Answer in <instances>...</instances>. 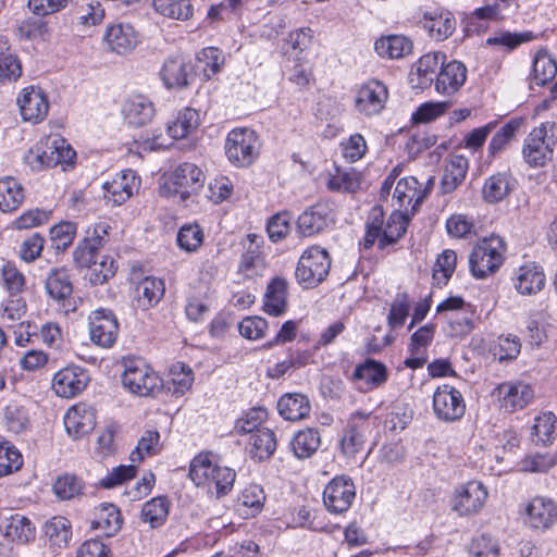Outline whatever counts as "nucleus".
Returning a JSON list of instances; mask_svg holds the SVG:
<instances>
[{"label":"nucleus","mask_w":557,"mask_h":557,"mask_svg":"<svg viewBox=\"0 0 557 557\" xmlns=\"http://www.w3.org/2000/svg\"><path fill=\"white\" fill-rule=\"evenodd\" d=\"M100 248L82 239L73 251V260L78 269H87V277L92 285H102L111 278L117 269L110 256H100Z\"/></svg>","instance_id":"2"},{"label":"nucleus","mask_w":557,"mask_h":557,"mask_svg":"<svg viewBox=\"0 0 557 557\" xmlns=\"http://www.w3.org/2000/svg\"><path fill=\"white\" fill-rule=\"evenodd\" d=\"M189 478L197 486L214 487L216 496L222 497L233 488L236 473L228 467L214 465L208 454H199L190 462Z\"/></svg>","instance_id":"1"},{"label":"nucleus","mask_w":557,"mask_h":557,"mask_svg":"<svg viewBox=\"0 0 557 557\" xmlns=\"http://www.w3.org/2000/svg\"><path fill=\"white\" fill-rule=\"evenodd\" d=\"M171 181L176 186L174 193L185 201L193 193L202 188L205 174L200 168L190 162L180 164L172 173Z\"/></svg>","instance_id":"18"},{"label":"nucleus","mask_w":557,"mask_h":557,"mask_svg":"<svg viewBox=\"0 0 557 557\" xmlns=\"http://www.w3.org/2000/svg\"><path fill=\"white\" fill-rule=\"evenodd\" d=\"M89 382V375L81 367L72 366L59 370L52 379V388L63 398H72L81 394Z\"/></svg>","instance_id":"14"},{"label":"nucleus","mask_w":557,"mask_h":557,"mask_svg":"<svg viewBox=\"0 0 557 557\" xmlns=\"http://www.w3.org/2000/svg\"><path fill=\"white\" fill-rule=\"evenodd\" d=\"M408 226V219L401 212H393L385 227L382 230V236L377 242V246L383 250L388 245H393L399 240V238L406 233Z\"/></svg>","instance_id":"49"},{"label":"nucleus","mask_w":557,"mask_h":557,"mask_svg":"<svg viewBox=\"0 0 557 557\" xmlns=\"http://www.w3.org/2000/svg\"><path fill=\"white\" fill-rule=\"evenodd\" d=\"M426 196V190L421 189V185L414 176H408L399 180L395 186L394 198L400 208L411 207L414 211L422 203Z\"/></svg>","instance_id":"32"},{"label":"nucleus","mask_w":557,"mask_h":557,"mask_svg":"<svg viewBox=\"0 0 557 557\" xmlns=\"http://www.w3.org/2000/svg\"><path fill=\"white\" fill-rule=\"evenodd\" d=\"M321 445L320 433L317 429H305L297 432L292 442V450L299 459L312 456Z\"/></svg>","instance_id":"43"},{"label":"nucleus","mask_w":557,"mask_h":557,"mask_svg":"<svg viewBox=\"0 0 557 557\" xmlns=\"http://www.w3.org/2000/svg\"><path fill=\"white\" fill-rule=\"evenodd\" d=\"M3 414L9 431L20 434L26 430L28 416L23 406L17 403H10L4 407Z\"/></svg>","instance_id":"62"},{"label":"nucleus","mask_w":557,"mask_h":557,"mask_svg":"<svg viewBox=\"0 0 557 557\" xmlns=\"http://www.w3.org/2000/svg\"><path fill=\"white\" fill-rule=\"evenodd\" d=\"M557 74V63L546 49H541L533 60V82L543 86Z\"/></svg>","instance_id":"50"},{"label":"nucleus","mask_w":557,"mask_h":557,"mask_svg":"<svg viewBox=\"0 0 557 557\" xmlns=\"http://www.w3.org/2000/svg\"><path fill=\"white\" fill-rule=\"evenodd\" d=\"M160 75L168 88H184L189 85L193 64L182 54L171 55L164 61Z\"/></svg>","instance_id":"20"},{"label":"nucleus","mask_w":557,"mask_h":557,"mask_svg":"<svg viewBox=\"0 0 557 557\" xmlns=\"http://www.w3.org/2000/svg\"><path fill=\"white\" fill-rule=\"evenodd\" d=\"M24 189L13 177L0 180V211H15L24 201Z\"/></svg>","instance_id":"40"},{"label":"nucleus","mask_w":557,"mask_h":557,"mask_svg":"<svg viewBox=\"0 0 557 557\" xmlns=\"http://www.w3.org/2000/svg\"><path fill=\"white\" fill-rule=\"evenodd\" d=\"M527 515L531 528L546 530L557 521V506L552 499L535 497L528 505Z\"/></svg>","instance_id":"24"},{"label":"nucleus","mask_w":557,"mask_h":557,"mask_svg":"<svg viewBox=\"0 0 557 557\" xmlns=\"http://www.w3.org/2000/svg\"><path fill=\"white\" fill-rule=\"evenodd\" d=\"M96 425L95 409L84 403L72 406L64 416V426L70 436L78 440L89 434Z\"/></svg>","instance_id":"17"},{"label":"nucleus","mask_w":557,"mask_h":557,"mask_svg":"<svg viewBox=\"0 0 557 557\" xmlns=\"http://www.w3.org/2000/svg\"><path fill=\"white\" fill-rule=\"evenodd\" d=\"M88 319L91 342L102 348L112 347L119 335V322L113 311L99 308L94 310Z\"/></svg>","instance_id":"10"},{"label":"nucleus","mask_w":557,"mask_h":557,"mask_svg":"<svg viewBox=\"0 0 557 557\" xmlns=\"http://www.w3.org/2000/svg\"><path fill=\"white\" fill-rule=\"evenodd\" d=\"M122 384L131 393L146 397L161 388L159 375L139 358H125Z\"/></svg>","instance_id":"4"},{"label":"nucleus","mask_w":557,"mask_h":557,"mask_svg":"<svg viewBox=\"0 0 557 557\" xmlns=\"http://www.w3.org/2000/svg\"><path fill=\"white\" fill-rule=\"evenodd\" d=\"M457 263V255L454 250L446 249L437 258L433 271V280L437 285L446 284L453 275Z\"/></svg>","instance_id":"58"},{"label":"nucleus","mask_w":557,"mask_h":557,"mask_svg":"<svg viewBox=\"0 0 557 557\" xmlns=\"http://www.w3.org/2000/svg\"><path fill=\"white\" fill-rule=\"evenodd\" d=\"M532 441L536 445L552 444L557 435V418L553 412H544L535 418L532 426Z\"/></svg>","instance_id":"46"},{"label":"nucleus","mask_w":557,"mask_h":557,"mask_svg":"<svg viewBox=\"0 0 557 557\" xmlns=\"http://www.w3.org/2000/svg\"><path fill=\"white\" fill-rule=\"evenodd\" d=\"M95 530H101L106 536L115 535L122 527L121 512L113 504H101L97 511V518L91 522Z\"/></svg>","instance_id":"38"},{"label":"nucleus","mask_w":557,"mask_h":557,"mask_svg":"<svg viewBox=\"0 0 557 557\" xmlns=\"http://www.w3.org/2000/svg\"><path fill=\"white\" fill-rule=\"evenodd\" d=\"M421 23L429 36L437 41L448 38L456 28V20L448 11H425Z\"/></svg>","instance_id":"26"},{"label":"nucleus","mask_w":557,"mask_h":557,"mask_svg":"<svg viewBox=\"0 0 557 557\" xmlns=\"http://www.w3.org/2000/svg\"><path fill=\"white\" fill-rule=\"evenodd\" d=\"M41 149L47 156L46 165L49 168L58 164L70 163L76 156L74 149L60 136H49L40 140Z\"/></svg>","instance_id":"34"},{"label":"nucleus","mask_w":557,"mask_h":557,"mask_svg":"<svg viewBox=\"0 0 557 557\" xmlns=\"http://www.w3.org/2000/svg\"><path fill=\"white\" fill-rule=\"evenodd\" d=\"M356 497L354 481L347 475L335 476L323 491L325 508L333 513L347 511Z\"/></svg>","instance_id":"11"},{"label":"nucleus","mask_w":557,"mask_h":557,"mask_svg":"<svg viewBox=\"0 0 557 557\" xmlns=\"http://www.w3.org/2000/svg\"><path fill=\"white\" fill-rule=\"evenodd\" d=\"M139 188V177L133 170H124L103 184L104 197L114 205H122Z\"/></svg>","instance_id":"21"},{"label":"nucleus","mask_w":557,"mask_h":557,"mask_svg":"<svg viewBox=\"0 0 557 557\" xmlns=\"http://www.w3.org/2000/svg\"><path fill=\"white\" fill-rule=\"evenodd\" d=\"M333 221L331 208L326 203H317L298 216L297 230L301 236L309 237L323 232Z\"/></svg>","instance_id":"19"},{"label":"nucleus","mask_w":557,"mask_h":557,"mask_svg":"<svg viewBox=\"0 0 557 557\" xmlns=\"http://www.w3.org/2000/svg\"><path fill=\"white\" fill-rule=\"evenodd\" d=\"M410 310V299L407 293H398L389 309L387 317L388 325L397 329L404 325Z\"/></svg>","instance_id":"63"},{"label":"nucleus","mask_w":557,"mask_h":557,"mask_svg":"<svg viewBox=\"0 0 557 557\" xmlns=\"http://www.w3.org/2000/svg\"><path fill=\"white\" fill-rule=\"evenodd\" d=\"M469 552L472 557H499L500 546L493 536L480 534L472 540Z\"/></svg>","instance_id":"64"},{"label":"nucleus","mask_w":557,"mask_h":557,"mask_svg":"<svg viewBox=\"0 0 557 557\" xmlns=\"http://www.w3.org/2000/svg\"><path fill=\"white\" fill-rule=\"evenodd\" d=\"M330 269L329 252L319 246H312L301 255L295 275L300 284L306 287H314L325 280Z\"/></svg>","instance_id":"7"},{"label":"nucleus","mask_w":557,"mask_h":557,"mask_svg":"<svg viewBox=\"0 0 557 557\" xmlns=\"http://www.w3.org/2000/svg\"><path fill=\"white\" fill-rule=\"evenodd\" d=\"M224 54L222 50L215 47L203 48L197 54V61L201 65L207 78L219 73L224 64Z\"/></svg>","instance_id":"57"},{"label":"nucleus","mask_w":557,"mask_h":557,"mask_svg":"<svg viewBox=\"0 0 557 557\" xmlns=\"http://www.w3.org/2000/svg\"><path fill=\"white\" fill-rule=\"evenodd\" d=\"M122 113L131 126L140 127L151 121L154 108L149 99L137 95L125 100Z\"/></svg>","instance_id":"30"},{"label":"nucleus","mask_w":557,"mask_h":557,"mask_svg":"<svg viewBox=\"0 0 557 557\" xmlns=\"http://www.w3.org/2000/svg\"><path fill=\"white\" fill-rule=\"evenodd\" d=\"M433 411L441 421H459L466 412L465 398L457 388L449 384L438 386L433 394Z\"/></svg>","instance_id":"9"},{"label":"nucleus","mask_w":557,"mask_h":557,"mask_svg":"<svg viewBox=\"0 0 557 557\" xmlns=\"http://www.w3.org/2000/svg\"><path fill=\"white\" fill-rule=\"evenodd\" d=\"M467 67L463 63L453 60L444 63L435 81V90L443 95L456 94L466 83Z\"/></svg>","instance_id":"23"},{"label":"nucleus","mask_w":557,"mask_h":557,"mask_svg":"<svg viewBox=\"0 0 557 557\" xmlns=\"http://www.w3.org/2000/svg\"><path fill=\"white\" fill-rule=\"evenodd\" d=\"M22 74L17 57L11 52L7 40L0 39V84L16 81Z\"/></svg>","instance_id":"53"},{"label":"nucleus","mask_w":557,"mask_h":557,"mask_svg":"<svg viewBox=\"0 0 557 557\" xmlns=\"http://www.w3.org/2000/svg\"><path fill=\"white\" fill-rule=\"evenodd\" d=\"M446 54L443 52H432L423 54L411 67L409 73V83L412 88H428L436 81Z\"/></svg>","instance_id":"15"},{"label":"nucleus","mask_w":557,"mask_h":557,"mask_svg":"<svg viewBox=\"0 0 557 557\" xmlns=\"http://www.w3.org/2000/svg\"><path fill=\"white\" fill-rule=\"evenodd\" d=\"M557 144V126L555 123H542L527 136L522 149L524 161L531 168H541L552 159Z\"/></svg>","instance_id":"3"},{"label":"nucleus","mask_w":557,"mask_h":557,"mask_svg":"<svg viewBox=\"0 0 557 557\" xmlns=\"http://www.w3.org/2000/svg\"><path fill=\"white\" fill-rule=\"evenodd\" d=\"M247 240L249 242V246L242 256L238 272L247 278H252L261 275L265 269L264 260L260 250V243H262V239L256 234H248Z\"/></svg>","instance_id":"28"},{"label":"nucleus","mask_w":557,"mask_h":557,"mask_svg":"<svg viewBox=\"0 0 557 557\" xmlns=\"http://www.w3.org/2000/svg\"><path fill=\"white\" fill-rule=\"evenodd\" d=\"M169 513V504L164 497H156L147 502L141 509V518L144 522L150 524L151 528L162 525Z\"/></svg>","instance_id":"56"},{"label":"nucleus","mask_w":557,"mask_h":557,"mask_svg":"<svg viewBox=\"0 0 557 557\" xmlns=\"http://www.w3.org/2000/svg\"><path fill=\"white\" fill-rule=\"evenodd\" d=\"M250 454L258 461L269 459L276 449V438L272 430L262 428L250 436Z\"/></svg>","instance_id":"44"},{"label":"nucleus","mask_w":557,"mask_h":557,"mask_svg":"<svg viewBox=\"0 0 557 557\" xmlns=\"http://www.w3.org/2000/svg\"><path fill=\"white\" fill-rule=\"evenodd\" d=\"M516 186V180L510 171L497 172L488 176L482 188L483 199L488 203L504 200Z\"/></svg>","instance_id":"27"},{"label":"nucleus","mask_w":557,"mask_h":557,"mask_svg":"<svg viewBox=\"0 0 557 557\" xmlns=\"http://www.w3.org/2000/svg\"><path fill=\"white\" fill-rule=\"evenodd\" d=\"M293 216L288 211H282L272 215L267 224V232L272 242L285 238L292 228Z\"/></svg>","instance_id":"61"},{"label":"nucleus","mask_w":557,"mask_h":557,"mask_svg":"<svg viewBox=\"0 0 557 557\" xmlns=\"http://www.w3.org/2000/svg\"><path fill=\"white\" fill-rule=\"evenodd\" d=\"M370 417L371 412L360 410L350 414L341 440V449L346 457H355L362 450Z\"/></svg>","instance_id":"12"},{"label":"nucleus","mask_w":557,"mask_h":557,"mask_svg":"<svg viewBox=\"0 0 557 557\" xmlns=\"http://www.w3.org/2000/svg\"><path fill=\"white\" fill-rule=\"evenodd\" d=\"M198 124V112L193 108H184L178 111L175 120L169 124L168 134L173 139H183L194 132Z\"/></svg>","instance_id":"45"},{"label":"nucleus","mask_w":557,"mask_h":557,"mask_svg":"<svg viewBox=\"0 0 557 557\" xmlns=\"http://www.w3.org/2000/svg\"><path fill=\"white\" fill-rule=\"evenodd\" d=\"M23 457L20 451L5 441H0V478L21 469Z\"/></svg>","instance_id":"59"},{"label":"nucleus","mask_w":557,"mask_h":557,"mask_svg":"<svg viewBox=\"0 0 557 557\" xmlns=\"http://www.w3.org/2000/svg\"><path fill=\"white\" fill-rule=\"evenodd\" d=\"M546 283L542 267L536 263L521 265L513 280L516 290L521 295H535L540 293Z\"/></svg>","instance_id":"25"},{"label":"nucleus","mask_w":557,"mask_h":557,"mask_svg":"<svg viewBox=\"0 0 557 557\" xmlns=\"http://www.w3.org/2000/svg\"><path fill=\"white\" fill-rule=\"evenodd\" d=\"M224 149L232 164L238 168L249 166L259 156V137L250 128H235L227 134Z\"/></svg>","instance_id":"6"},{"label":"nucleus","mask_w":557,"mask_h":557,"mask_svg":"<svg viewBox=\"0 0 557 557\" xmlns=\"http://www.w3.org/2000/svg\"><path fill=\"white\" fill-rule=\"evenodd\" d=\"M469 168L468 159L461 154L453 156L444 168L441 182L442 191L447 194L455 190L465 180Z\"/></svg>","instance_id":"35"},{"label":"nucleus","mask_w":557,"mask_h":557,"mask_svg":"<svg viewBox=\"0 0 557 557\" xmlns=\"http://www.w3.org/2000/svg\"><path fill=\"white\" fill-rule=\"evenodd\" d=\"M521 122L519 120H510L504 126H502L495 135L492 137L487 152L488 157H496L503 152L510 141L515 138L517 131L519 129Z\"/></svg>","instance_id":"54"},{"label":"nucleus","mask_w":557,"mask_h":557,"mask_svg":"<svg viewBox=\"0 0 557 557\" xmlns=\"http://www.w3.org/2000/svg\"><path fill=\"white\" fill-rule=\"evenodd\" d=\"M3 533L10 541L25 544L34 539L35 528L28 518L15 513L5 520Z\"/></svg>","instance_id":"41"},{"label":"nucleus","mask_w":557,"mask_h":557,"mask_svg":"<svg viewBox=\"0 0 557 557\" xmlns=\"http://www.w3.org/2000/svg\"><path fill=\"white\" fill-rule=\"evenodd\" d=\"M265 494L263 488L257 484H250L239 495L236 508L245 518L253 517L264 504Z\"/></svg>","instance_id":"42"},{"label":"nucleus","mask_w":557,"mask_h":557,"mask_svg":"<svg viewBox=\"0 0 557 557\" xmlns=\"http://www.w3.org/2000/svg\"><path fill=\"white\" fill-rule=\"evenodd\" d=\"M277 410L285 420L298 421L309 416L311 405L306 395L287 393L278 399Z\"/></svg>","instance_id":"33"},{"label":"nucleus","mask_w":557,"mask_h":557,"mask_svg":"<svg viewBox=\"0 0 557 557\" xmlns=\"http://www.w3.org/2000/svg\"><path fill=\"white\" fill-rule=\"evenodd\" d=\"M412 41L404 35L381 36L374 42V50L383 59L397 60L412 52Z\"/></svg>","instance_id":"31"},{"label":"nucleus","mask_w":557,"mask_h":557,"mask_svg":"<svg viewBox=\"0 0 557 557\" xmlns=\"http://www.w3.org/2000/svg\"><path fill=\"white\" fill-rule=\"evenodd\" d=\"M286 288V281L281 277L273 278L269 283L263 302L264 311L268 314L278 317L285 312Z\"/></svg>","instance_id":"36"},{"label":"nucleus","mask_w":557,"mask_h":557,"mask_svg":"<svg viewBox=\"0 0 557 557\" xmlns=\"http://www.w3.org/2000/svg\"><path fill=\"white\" fill-rule=\"evenodd\" d=\"M152 7L163 16L182 21L191 17L194 12L190 0H152Z\"/></svg>","instance_id":"52"},{"label":"nucleus","mask_w":557,"mask_h":557,"mask_svg":"<svg viewBox=\"0 0 557 557\" xmlns=\"http://www.w3.org/2000/svg\"><path fill=\"white\" fill-rule=\"evenodd\" d=\"M505 245L500 237L492 236L473 247L469 256V267L476 278H485L495 273L504 262Z\"/></svg>","instance_id":"5"},{"label":"nucleus","mask_w":557,"mask_h":557,"mask_svg":"<svg viewBox=\"0 0 557 557\" xmlns=\"http://www.w3.org/2000/svg\"><path fill=\"white\" fill-rule=\"evenodd\" d=\"M327 187L334 191L354 193L360 187L359 174L352 169L335 168V172L330 175Z\"/></svg>","instance_id":"55"},{"label":"nucleus","mask_w":557,"mask_h":557,"mask_svg":"<svg viewBox=\"0 0 557 557\" xmlns=\"http://www.w3.org/2000/svg\"><path fill=\"white\" fill-rule=\"evenodd\" d=\"M104 40L113 52L124 54L136 47L137 35L132 25L117 23L107 28Z\"/></svg>","instance_id":"29"},{"label":"nucleus","mask_w":557,"mask_h":557,"mask_svg":"<svg viewBox=\"0 0 557 557\" xmlns=\"http://www.w3.org/2000/svg\"><path fill=\"white\" fill-rule=\"evenodd\" d=\"M17 104L23 120L37 123L48 113L49 104L45 94L39 88L26 87L17 97Z\"/></svg>","instance_id":"22"},{"label":"nucleus","mask_w":557,"mask_h":557,"mask_svg":"<svg viewBox=\"0 0 557 557\" xmlns=\"http://www.w3.org/2000/svg\"><path fill=\"white\" fill-rule=\"evenodd\" d=\"M45 534L51 546L64 548L69 545L72 537L71 522L61 516L53 517L45 524Z\"/></svg>","instance_id":"47"},{"label":"nucleus","mask_w":557,"mask_h":557,"mask_svg":"<svg viewBox=\"0 0 557 557\" xmlns=\"http://www.w3.org/2000/svg\"><path fill=\"white\" fill-rule=\"evenodd\" d=\"M46 292L54 300H64L72 295L73 286L64 268L52 269L45 283Z\"/></svg>","instance_id":"39"},{"label":"nucleus","mask_w":557,"mask_h":557,"mask_svg":"<svg viewBox=\"0 0 557 557\" xmlns=\"http://www.w3.org/2000/svg\"><path fill=\"white\" fill-rule=\"evenodd\" d=\"M52 488L59 499L71 500L84 493L85 483L75 474L64 473L55 479Z\"/></svg>","instance_id":"51"},{"label":"nucleus","mask_w":557,"mask_h":557,"mask_svg":"<svg viewBox=\"0 0 557 557\" xmlns=\"http://www.w3.org/2000/svg\"><path fill=\"white\" fill-rule=\"evenodd\" d=\"M138 302L144 309L157 305L164 295V282L157 277H145L137 285Z\"/></svg>","instance_id":"48"},{"label":"nucleus","mask_w":557,"mask_h":557,"mask_svg":"<svg viewBox=\"0 0 557 557\" xmlns=\"http://www.w3.org/2000/svg\"><path fill=\"white\" fill-rule=\"evenodd\" d=\"M500 407L508 412H515L527 407L534 397L531 385L522 382H504L494 389Z\"/></svg>","instance_id":"16"},{"label":"nucleus","mask_w":557,"mask_h":557,"mask_svg":"<svg viewBox=\"0 0 557 557\" xmlns=\"http://www.w3.org/2000/svg\"><path fill=\"white\" fill-rule=\"evenodd\" d=\"M387 99L388 90L385 84L377 79H370L357 90L355 107L359 113L372 116L384 109Z\"/></svg>","instance_id":"13"},{"label":"nucleus","mask_w":557,"mask_h":557,"mask_svg":"<svg viewBox=\"0 0 557 557\" xmlns=\"http://www.w3.org/2000/svg\"><path fill=\"white\" fill-rule=\"evenodd\" d=\"M352 380L363 381L369 389L381 386L387 380V369L382 362L367 359L358 364L354 371Z\"/></svg>","instance_id":"37"},{"label":"nucleus","mask_w":557,"mask_h":557,"mask_svg":"<svg viewBox=\"0 0 557 557\" xmlns=\"http://www.w3.org/2000/svg\"><path fill=\"white\" fill-rule=\"evenodd\" d=\"M160 450V434L156 430H147L131 454L132 461H140L144 457L156 455Z\"/></svg>","instance_id":"60"},{"label":"nucleus","mask_w":557,"mask_h":557,"mask_svg":"<svg viewBox=\"0 0 557 557\" xmlns=\"http://www.w3.org/2000/svg\"><path fill=\"white\" fill-rule=\"evenodd\" d=\"M487 490L480 481H469L455 488L451 509L460 517L478 513L487 499Z\"/></svg>","instance_id":"8"}]
</instances>
